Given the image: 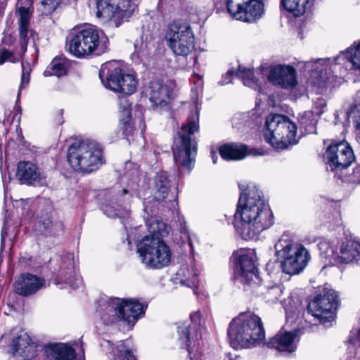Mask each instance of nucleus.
Here are the masks:
<instances>
[{
	"label": "nucleus",
	"mask_w": 360,
	"mask_h": 360,
	"mask_svg": "<svg viewBox=\"0 0 360 360\" xmlns=\"http://www.w3.org/2000/svg\"><path fill=\"white\" fill-rule=\"evenodd\" d=\"M146 224L150 234L139 242L137 253L146 267L161 269L169 265L172 258L170 248L161 239L167 234L166 224L152 217Z\"/></svg>",
	"instance_id": "1"
},
{
	"label": "nucleus",
	"mask_w": 360,
	"mask_h": 360,
	"mask_svg": "<svg viewBox=\"0 0 360 360\" xmlns=\"http://www.w3.org/2000/svg\"><path fill=\"white\" fill-rule=\"evenodd\" d=\"M96 312L105 325L123 321L133 326L143 313V307L134 299L102 298L98 302Z\"/></svg>",
	"instance_id": "2"
},
{
	"label": "nucleus",
	"mask_w": 360,
	"mask_h": 360,
	"mask_svg": "<svg viewBox=\"0 0 360 360\" xmlns=\"http://www.w3.org/2000/svg\"><path fill=\"white\" fill-rule=\"evenodd\" d=\"M68 162L74 171L89 174L103 164V149L94 141H75L68 148Z\"/></svg>",
	"instance_id": "3"
},
{
	"label": "nucleus",
	"mask_w": 360,
	"mask_h": 360,
	"mask_svg": "<svg viewBox=\"0 0 360 360\" xmlns=\"http://www.w3.org/2000/svg\"><path fill=\"white\" fill-rule=\"evenodd\" d=\"M198 112L191 114L187 123L181 127L177 136L174 138V160L178 167L186 169L188 172L192 169L195 162L197 146L191 136L198 131Z\"/></svg>",
	"instance_id": "4"
},
{
	"label": "nucleus",
	"mask_w": 360,
	"mask_h": 360,
	"mask_svg": "<svg viewBox=\"0 0 360 360\" xmlns=\"http://www.w3.org/2000/svg\"><path fill=\"white\" fill-rule=\"evenodd\" d=\"M274 224V214L262 193L254 186L249 191V238L259 240L260 233Z\"/></svg>",
	"instance_id": "5"
},
{
	"label": "nucleus",
	"mask_w": 360,
	"mask_h": 360,
	"mask_svg": "<svg viewBox=\"0 0 360 360\" xmlns=\"http://www.w3.org/2000/svg\"><path fill=\"white\" fill-rule=\"evenodd\" d=\"M297 127L288 117L271 114L266 117L264 136L275 148H286L295 143Z\"/></svg>",
	"instance_id": "6"
},
{
	"label": "nucleus",
	"mask_w": 360,
	"mask_h": 360,
	"mask_svg": "<svg viewBox=\"0 0 360 360\" xmlns=\"http://www.w3.org/2000/svg\"><path fill=\"white\" fill-rule=\"evenodd\" d=\"M99 77L105 88L115 92L131 95L137 89L138 79L135 73L118 67L115 62L103 65Z\"/></svg>",
	"instance_id": "7"
},
{
	"label": "nucleus",
	"mask_w": 360,
	"mask_h": 360,
	"mask_svg": "<svg viewBox=\"0 0 360 360\" xmlns=\"http://www.w3.org/2000/svg\"><path fill=\"white\" fill-rule=\"evenodd\" d=\"M282 270L290 275L297 274L307 266L310 259L308 250L302 245L280 240L275 245Z\"/></svg>",
	"instance_id": "8"
},
{
	"label": "nucleus",
	"mask_w": 360,
	"mask_h": 360,
	"mask_svg": "<svg viewBox=\"0 0 360 360\" xmlns=\"http://www.w3.org/2000/svg\"><path fill=\"white\" fill-rule=\"evenodd\" d=\"M101 34V31L92 26L73 30L68 37L69 52L78 58L90 56L98 48Z\"/></svg>",
	"instance_id": "9"
},
{
	"label": "nucleus",
	"mask_w": 360,
	"mask_h": 360,
	"mask_svg": "<svg viewBox=\"0 0 360 360\" xmlns=\"http://www.w3.org/2000/svg\"><path fill=\"white\" fill-rule=\"evenodd\" d=\"M136 8V5L131 0H97L96 15L118 27L129 21Z\"/></svg>",
	"instance_id": "10"
},
{
	"label": "nucleus",
	"mask_w": 360,
	"mask_h": 360,
	"mask_svg": "<svg viewBox=\"0 0 360 360\" xmlns=\"http://www.w3.org/2000/svg\"><path fill=\"white\" fill-rule=\"evenodd\" d=\"M165 39L168 46L177 56H186L194 48V34L189 25L174 21L167 27Z\"/></svg>",
	"instance_id": "11"
},
{
	"label": "nucleus",
	"mask_w": 360,
	"mask_h": 360,
	"mask_svg": "<svg viewBox=\"0 0 360 360\" xmlns=\"http://www.w3.org/2000/svg\"><path fill=\"white\" fill-rule=\"evenodd\" d=\"M321 254L332 264L360 261V243L354 240L342 242L339 247L323 242L319 244Z\"/></svg>",
	"instance_id": "12"
},
{
	"label": "nucleus",
	"mask_w": 360,
	"mask_h": 360,
	"mask_svg": "<svg viewBox=\"0 0 360 360\" xmlns=\"http://www.w3.org/2000/svg\"><path fill=\"white\" fill-rule=\"evenodd\" d=\"M338 303L337 292L328 290L323 295L314 297L309 303L308 310L321 323L328 326V323L334 321L335 318Z\"/></svg>",
	"instance_id": "13"
},
{
	"label": "nucleus",
	"mask_w": 360,
	"mask_h": 360,
	"mask_svg": "<svg viewBox=\"0 0 360 360\" xmlns=\"http://www.w3.org/2000/svg\"><path fill=\"white\" fill-rule=\"evenodd\" d=\"M326 158L332 170L347 168L355 160L352 148L346 141L330 143L326 151Z\"/></svg>",
	"instance_id": "14"
},
{
	"label": "nucleus",
	"mask_w": 360,
	"mask_h": 360,
	"mask_svg": "<svg viewBox=\"0 0 360 360\" xmlns=\"http://www.w3.org/2000/svg\"><path fill=\"white\" fill-rule=\"evenodd\" d=\"M267 79L273 86L285 90H291L298 84L296 70L285 64L271 66Z\"/></svg>",
	"instance_id": "15"
},
{
	"label": "nucleus",
	"mask_w": 360,
	"mask_h": 360,
	"mask_svg": "<svg viewBox=\"0 0 360 360\" xmlns=\"http://www.w3.org/2000/svg\"><path fill=\"white\" fill-rule=\"evenodd\" d=\"M248 314L241 312L229 324L228 336L231 346L234 349L248 347Z\"/></svg>",
	"instance_id": "16"
},
{
	"label": "nucleus",
	"mask_w": 360,
	"mask_h": 360,
	"mask_svg": "<svg viewBox=\"0 0 360 360\" xmlns=\"http://www.w3.org/2000/svg\"><path fill=\"white\" fill-rule=\"evenodd\" d=\"M240 195L234 214L233 225L236 233L243 240H246L245 231L248 227V194L245 185L238 184Z\"/></svg>",
	"instance_id": "17"
},
{
	"label": "nucleus",
	"mask_w": 360,
	"mask_h": 360,
	"mask_svg": "<svg viewBox=\"0 0 360 360\" xmlns=\"http://www.w3.org/2000/svg\"><path fill=\"white\" fill-rule=\"evenodd\" d=\"M11 349L13 354L22 357V360H31L37 355V345L24 331L13 339Z\"/></svg>",
	"instance_id": "18"
},
{
	"label": "nucleus",
	"mask_w": 360,
	"mask_h": 360,
	"mask_svg": "<svg viewBox=\"0 0 360 360\" xmlns=\"http://www.w3.org/2000/svg\"><path fill=\"white\" fill-rule=\"evenodd\" d=\"M45 285V280L30 274H22L15 283V291L22 296L37 292Z\"/></svg>",
	"instance_id": "19"
},
{
	"label": "nucleus",
	"mask_w": 360,
	"mask_h": 360,
	"mask_svg": "<svg viewBox=\"0 0 360 360\" xmlns=\"http://www.w3.org/2000/svg\"><path fill=\"white\" fill-rule=\"evenodd\" d=\"M300 332V329L291 332L281 330L267 342V345L281 352L292 353L296 349L295 340Z\"/></svg>",
	"instance_id": "20"
},
{
	"label": "nucleus",
	"mask_w": 360,
	"mask_h": 360,
	"mask_svg": "<svg viewBox=\"0 0 360 360\" xmlns=\"http://www.w3.org/2000/svg\"><path fill=\"white\" fill-rule=\"evenodd\" d=\"M146 95L153 108L165 107L169 99V91L167 86L159 81L150 82L146 89Z\"/></svg>",
	"instance_id": "21"
},
{
	"label": "nucleus",
	"mask_w": 360,
	"mask_h": 360,
	"mask_svg": "<svg viewBox=\"0 0 360 360\" xmlns=\"http://www.w3.org/2000/svg\"><path fill=\"white\" fill-rule=\"evenodd\" d=\"M231 261L233 264L234 283H241L245 286L248 283V250L241 248L235 251L231 257Z\"/></svg>",
	"instance_id": "22"
},
{
	"label": "nucleus",
	"mask_w": 360,
	"mask_h": 360,
	"mask_svg": "<svg viewBox=\"0 0 360 360\" xmlns=\"http://www.w3.org/2000/svg\"><path fill=\"white\" fill-rule=\"evenodd\" d=\"M16 177L20 184L31 185L41 180V174L35 164L22 161L18 164Z\"/></svg>",
	"instance_id": "23"
},
{
	"label": "nucleus",
	"mask_w": 360,
	"mask_h": 360,
	"mask_svg": "<svg viewBox=\"0 0 360 360\" xmlns=\"http://www.w3.org/2000/svg\"><path fill=\"white\" fill-rule=\"evenodd\" d=\"M44 353L48 360H75L73 348L64 343H51L44 346Z\"/></svg>",
	"instance_id": "24"
},
{
	"label": "nucleus",
	"mask_w": 360,
	"mask_h": 360,
	"mask_svg": "<svg viewBox=\"0 0 360 360\" xmlns=\"http://www.w3.org/2000/svg\"><path fill=\"white\" fill-rule=\"evenodd\" d=\"M174 279L176 283L193 288L197 287L199 283L198 271L193 266L183 264L176 271Z\"/></svg>",
	"instance_id": "25"
},
{
	"label": "nucleus",
	"mask_w": 360,
	"mask_h": 360,
	"mask_svg": "<svg viewBox=\"0 0 360 360\" xmlns=\"http://www.w3.org/2000/svg\"><path fill=\"white\" fill-rule=\"evenodd\" d=\"M248 152L245 144L231 143L222 145L219 148L221 158L226 160H238L243 159Z\"/></svg>",
	"instance_id": "26"
},
{
	"label": "nucleus",
	"mask_w": 360,
	"mask_h": 360,
	"mask_svg": "<svg viewBox=\"0 0 360 360\" xmlns=\"http://www.w3.org/2000/svg\"><path fill=\"white\" fill-rule=\"evenodd\" d=\"M170 189V181L167 172L158 173L154 178L153 195L157 201L165 199Z\"/></svg>",
	"instance_id": "27"
},
{
	"label": "nucleus",
	"mask_w": 360,
	"mask_h": 360,
	"mask_svg": "<svg viewBox=\"0 0 360 360\" xmlns=\"http://www.w3.org/2000/svg\"><path fill=\"white\" fill-rule=\"evenodd\" d=\"M106 347L111 348L109 352L114 360H136L131 352L128 349L129 340L120 341L115 347L111 341L105 342Z\"/></svg>",
	"instance_id": "28"
},
{
	"label": "nucleus",
	"mask_w": 360,
	"mask_h": 360,
	"mask_svg": "<svg viewBox=\"0 0 360 360\" xmlns=\"http://www.w3.org/2000/svg\"><path fill=\"white\" fill-rule=\"evenodd\" d=\"M226 7L234 19L248 22V0H227Z\"/></svg>",
	"instance_id": "29"
},
{
	"label": "nucleus",
	"mask_w": 360,
	"mask_h": 360,
	"mask_svg": "<svg viewBox=\"0 0 360 360\" xmlns=\"http://www.w3.org/2000/svg\"><path fill=\"white\" fill-rule=\"evenodd\" d=\"M61 280L70 285L73 286L72 280L75 278V261L74 257L68 254L63 259V265L60 270Z\"/></svg>",
	"instance_id": "30"
},
{
	"label": "nucleus",
	"mask_w": 360,
	"mask_h": 360,
	"mask_svg": "<svg viewBox=\"0 0 360 360\" xmlns=\"http://www.w3.org/2000/svg\"><path fill=\"white\" fill-rule=\"evenodd\" d=\"M342 57L347 58L354 68L360 69V41L354 42L345 51L342 52V56L335 58V60H340Z\"/></svg>",
	"instance_id": "31"
},
{
	"label": "nucleus",
	"mask_w": 360,
	"mask_h": 360,
	"mask_svg": "<svg viewBox=\"0 0 360 360\" xmlns=\"http://www.w3.org/2000/svg\"><path fill=\"white\" fill-rule=\"evenodd\" d=\"M68 63L65 58H55L44 72L45 76L61 77L67 73Z\"/></svg>",
	"instance_id": "32"
},
{
	"label": "nucleus",
	"mask_w": 360,
	"mask_h": 360,
	"mask_svg": "<svg viewBox=\"0 0 360 360\" xmlns=\"http://www.w3.org/2000/svg\"><path fill=\"white\" fill-rule=\"evenodd\" d=\"M258 258L255 255V249L249 248V285L253 281L256 285L261 283L262 279L258 270Z\"/></svg>",
	"instance_id": "33"
},
{
	"label": "nucleus",
	"mask_w": 360,
	"mask_h": 360,
	"mask_svg": "<svg viewBox=\"0 0 360 360\" xmlns=\"http://www.w3.org/2000/svg\"><path fill=\"white\" fill-rule=\"evenodd\" d=\"M309 0H281L283 7L295 16H300L306 11Z\"/></svg>",
	"instance_id": "34"
},
{
	"label": "nucleus",
	"mask_w": 360,
	"mask_h": 360,
	"mask_svg": "<svg viewBox=\"0 0 360 360\" xmlns=\"http://www.w3.org/2000/svg\"><path fill=\"white\" fill-rule=\"evenodd\" d=\"M266 343L264 327L257 326V328H251V330H249V347H261Z\"/></svg>",
	"instance_id": "35"
},
{
	"label": "nucleus",
	"mask_w": 360,
	"mask_h": 360,
	"mask_svg": "<svg viewBox=\"0 0 360 360\" xmlns=\"http://www.w3.org/2000/svg\"><path fill=\"white\" fill-rule=\"evenodd\" d=\"M264 1H251L249 0V23L255 22L264 14Z\"/></svg>",
	"instance_id": "36"
},
{
	"label": "nucleus",
	"mask_w": 360,
	"mask_h": 360,
	"mask_svg": "<svg viewBox=\"0 0 360 360\" xmlns=\"http://www.w3.org/2000/svg\"><path fill=\"white\" fill-rule=\"evenodd\" d=\"M52 226V219L49 213H42L37 217L35 222V229L41 233H46Z\"/></svg>",
	"instance_id": "37"
},
{
	"label": "nucleus",
	"mask_w": 360,
	"mask_h": 360,
	"mask_svg": "<svg viewBox=\"0 0 360 360\" xmlns=\"http://www.w3.org/2000/svg\"><path fill=\"white\" fill-rule=\"evenodd\" d=\"M177 330L179 336V340L182 341V342L185 345V347L191 356V359H193V357L191 356L193 349L190 345L191 340L189 338L190 331L188 329V326H187L184 323H181L179 326H177Z\"/></svg>",
	"instance_id": "38"
},
{
	"label": "nucleus",
	"mask_w": 360,
	"mask_h": 360,
	"mask_svg": "<svg viewBox=\"0 0 360 360\" xmlns=\"http://www.w3.org/2000/svg\"><path fill=\"white\" fill-rule=\"evenodd\" d=\"M134 52L140 58H146L150 54L153 46L143 39L136 40L134 43Z\"/></svg>",
	"instance_id": "39"
},
{
	"label": "nucleus",
	"mask_w": 360,
	"mask_h": 360,
	"mask_svg": "<svg viewBox=\"0 0 360 360\" xmlns=\"http://www.w3.org/2000/svg\"><path fill=\"white\" fill-rule=\"evenodd\" d=\"M59 4V0H41L37 8L42 15L51 14Z\"/></svg>",
	"instance_id": "40"
},
{
	"label": "nucleus",
	"mask_w": 360,
	"mask_h": 360,
	"mask_svg": "<svg viewBox=\"0 0 360 360\" xmlns=\"http://www.w3.org/2000/svg\"><path fill=\"white\" fill-rule=\"evenodd\" d=\"M21 58L20 53H15L5 48L0 49V65L6 62L17 63Z\"/></svg>",
	"instance_id": "41"
},
{
	"label": "nucleus",
	"mask_w": 360,
	"mask_h": 360,
	"mask_svg": "<svg viewBox=\"0 0 360 360\" xmlns=\"http://www.w3.org/2000/svg\"><path fill=\"white\" fill-rule=\"evenodd\" d=\"M29 26L19 25L20 44L21 52L24 53L27 50L29 37L34 35L32 30H29Z\"/></svg>",
	"instance_id": "42"
},
{
	"label": "nucleus",
	"mask_w": 360,
	"mask_h": 360,
	"mask_svg": "<svg viewBox=\"0 0 360 360\" xmlns=\"http://www.w3.org/2000/svg\"><path fill=\"white\" fill-rule=\"evenodd\" d=\"M122 122L124 126V132L131 133L132 131V127L129 123L131 118V105L126 103L124 105L120 106Z\"/></svg>",
	"instance_id": "43"
},
{
	"label": "nucleus",
	"mask_w": 360,
	"mask_h": 360,
	"mask_svg": "<svg viewBox=\"0 0 360 360\" xmlns=\"http://www.w3.org/2000/svg\"><path fill=\"white\" fill-rule=\"evenodd\" d=\"M247 122V115L245 112H237L232 118L233 127L240 131L245 129Z\"/></svg>",
	"instance_id": "44"
},
{
	"label": "nucleus",
	"mask_w": 360,
	"mask_h": 360,
	"mask_svg": "<svg viewBox=\"0 0 360 360\" xmlns=\"http://www.w3.org/2000/svg\"><path fill=\"white\" fill-rule=\"evenodd\" d=\"M282 292L283 290L281 286L274 285L268 289L265 297L269 302H274L281 297Z\"/></svg>",
	"instance_id": "45"
},
{
	"label": "nucleus",
	"mask_w": 360,
	"mask_h": 360,
	"mask_svg": "<svg viewBox=\"0 0 360 360\" xmlns=\"http://www.w3.org/2000/svg\"><path fill=\"white\" fill-rule=\"evenodd\" d=\"M22 77H21V82L20 84V89L25 88V86L30 82V72L32 70L31 67L29 63L22 62Z\"/></svg>",
	"instance_id": "46"
},
{
	"label": "nucleus",
	"mask_w": 360,
	"mask_h": 360,
	"mask_svg": "<svg viewBox=\"0 0 360 360\" xmlns=\"http://www.w3.org/2000/svg\"><path fill=\"white\" fill-rule=\"evenodd\" d=\"M350 116L355 125L357 136L360 139V102L354 105L351 111Z\"/></svg>",
	"instance_id": "47"
},
{
	"label": "nucleus",
	"mask_w": 360,
	"mask_h": 360,
	"mask_svg": "<svg viewBox=\"0 0 360 360\" xmlns=\"http://www.w3.org/2000/svg\"><path fill=\"white\" fill-rule=\"evenodd\" d=\"M313 113L311 111L305 112L300 118V122L306 127H309L311 129H307L308 132H312V129L316 124L314 119H311L313 117Z\"/></svg>",
	"instance_id": "48"
},
{
	"label": "nucleus",
	"mask_w": 360,
	"mask_h": 360,
	"mask_svg": "<svg viewBox=\"0 0 360 360\" xmlns=\"http://www.w3.org/2000/svg\"><path fill=\"white\" fill-rule=\"evenodd\" d=\"M19 11H20L19 25L29 26L30 17L29 8H25V7H21Z\"/></svg>",
	"instance_id": "49"
},
{
	"label": "nucleus",
	"mask_w": 360,
	"mask_h": 360,
	"mask_svg": "<svg viewBox=\"0 0 360 360\" xmlns=\"http://www.w3.org/2000/svg\"><path fill=\"white\" fill-rule=\"evenodd\" d=\"M257 325L264 327L261 318L255 314L249 315V330L251 328H257Z\"/></svg>",
	"instance_id": "50"
},
{
	"label": "nucleus",
	"mask_w": 360,
	"mask_h": 360,
	"mask_svg": "<svg viewBox=\"0 0 360 360\" xmlns=\"http://www.w3.org/2000/svg\"><path fill=\"white\" fill-rule=\"evenodd\" d=\"M236 77L243 81L244 86H246V78L248 77V69L245 66L238 65L236 72Z\"/></svg>",
	"instance_id": "51"
},
{
	"label": "nucleus",
	"mask_w": 360,
	"mask_h": 360,
	"mask_svg": "<svg viewBox=\"0 0 360 360\" xmlns=\"http://www.w3.org/2000/svg\"><path fill=\"white\" fill-rule=\"evenodd\" d=\"M233 73L234 72L233 70H229V71H227L226 73L222 76V78L219 82V84L220 85H226L231 83L232 81Z\"/></svg>",
	"instance_id": "52"
},
{
	"label": "nucleus",
	"mask_w": 360,
	"mask_h": 360,
	"mask_svg": "<svg viewBox=\"0 0 360 360\" xmlns=\"http://www.w3.org/2000/svg\"><path fill=\"white\" fill-rule=\"evenodd\" d=\"M103 212L109 217H120V214L117 210H114L109 205H105L103 207Z\"/></svg>",
	"instance_id": "53"
},
{
	"label": "nucleus",
	"mask_w": 360,
	"mask_h": 360,
	"mask_svg": "<svg viewBox=\"0 0 360 360\" xmlns=\"http://www.w3.org/2000/svg\"><path fill=\"white\" fill-rule=\"evenodd\" d=\"M17 207H20L22 211L21 214H24V212L28 210L29 209L28 201L20 199V200L17 201Z\"/></svg>",
	"instance_id": "54"
},
{
	"label": "nucleus",
	"mask_w": 360,
	"mask_h": 360,
	"mask_svg": "<svg viewBox=\"0 0 360 360\" xmlns=\"http://www.w3.org/2000/svg\"><path fill=\"white\" fill-rule=\"evenodd\" d=\"M190 318H191V321L198 325V324H200V318H201V315H200V311H195V312H193L192 313L191 315H190Z\"/></svg>",
	"instance_id": "55"
},
{
	"label": "nucleus",
	"mask_w": 360,
	"mask_h": 360,
	"mask_svg": "<svg viewBox=\"0 0 360 360\" xmlns=\"http://www.w3.org/2000/svg\"><path fill=\"white\" fill-rule=\"evenodd\" d=\"M285 313H286V320L287 321H293L294 317L296 315V310L290 311L288 309H285Z\"/></svg>",
	"instance_id": "56"
},
{
	"label": "nucleus",
	"mask_w": 360,
	"mask_h": 360,
	"mask_svg": "<svg viewBox=\"0 0 360 360\" xmlns=\"http://www.w3.org/2000/svg\"><path fill=\"white\" fill-rule=\"evenodd\" d=\"M248 154H249V155L258 156V155H262L264 154V153L262 151H260L258 149L252 148V149H249Z\"/></svg>",
	"instance_id": "57"
},
{
	"label": "nucleus",
	"mask_w": 360,
	"mask_h": 360,
	"mask_svg": "<svg viewBox=\"0 0 360 360\" xmlns=\"http://www.w3.org/2000/svg\"><path fill=\"white\" fill-rule=\"evenodd\" d=\"M7 234L6 225H4L2 231H1V247L3 246V243L4 241L5 236Z\"/></svg>",
	"instance_id": "58"
},
{
	"label": "nucleus",
	"mask_w": 360,
	"mask_h": 360,
	"mask_svg": "<svg viewBox=\"0 0 360 360\" xmlns=\"http://www.w3.org/2000/svg\"><path fill=\"white\" fill-rule=\"evenodd\" d=\"M319 88H324L326 86V82L323 80H318L317 82H314Z\"/></svg>",
	"instance_id": "59"
},
{
	"label": "nucleus",
	"mask_w": 360,
	"mask_h": 360,
	"mask_svg": "<svg viewBox=\"0 0 360 360\" xmlns=\"http://www.w3.org/2000/svg\"><path fill=\"white\" fill-rule=\"evenodd\" d=\"M195 85H198V87L202 86V82L200 80H198L197 82L195 83Z\"/></svg>",
	"instance_id": "60"
},
{
	"label": "nucleus",
	"mask_w": 360,
	"mask_h": 360,
	"mask_svg": "<svg viewBox=\"0 0 360 360\" xmlns=\"http://www.w3.org/2000/svg\"><path fill=\"white\" fill-rule=\"evenodd\" d=\"M189 245H190V248H191V251L192 252L193 251V243L190 240H189Z\"/></svg>",
	"instance_id": "61"
},
{
	"label": "nucleus",
	"mask_w": 360,
	"mask_h": 360,
	"mask_svg": "<svg viewBox=\"0 0 360 360\" xmlns=\"http://www.w3.org/2000/svg\"><path fill=\"white\" fill-rule=\"evenodd\" d=\"M212 160H213V163L215 164L217 162V160H216V158H214V154H213Z\"/></svg>",
	"instance_id": "62"
},
{
	"label": "nucleus",
	"mask_w": 360,
	"mask_h": 360,
	"mask_svg": "<svg viewBox=\"0 0 360 360\" xmlns=\"http://www.w3.org/2000/svg\"><path fill=\"white\" fill-rule=\"evenodd\" d=\"M127 192H128V191H127V189H123V190H122V193H123L124 194H127Z\"/></svg>",
	"instance_id": "63"
},
{
	"label": "nucleus",
	"mask_w": 360,
	"mask_h": 360,
	"mask_svg": "<svg viewBox=\"0 0 360 360\" xmlns=\"http://www.w3.org/2000/svg\"><path fill=\"white\" fill-rule=\"evenodd\" d=\"M143 210H144L145 212H146V213H147V214L148 215V214H149V213H148V211L146 210V207L145 206H144V209H143Z\"/></svg>",
	"instance_id": "64"
}]
</instances>
